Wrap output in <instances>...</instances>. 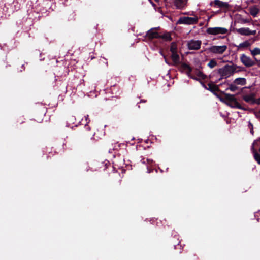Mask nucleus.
<instances>
[{"label": "nucleus", "instance_id": "nucleus-9", "mask_svg": "<svg viewBox=\"0 0 260 260\" xmlns=\"http://www.w3.org/2000/svg\"><path fill=\"white\" fill-rule=\"evenodd\" d=\"M159 28L158 27H154L149 29L147 34V37L150 39H154V38H159L160 37V35H159L157 30Z\"/></svg>", "mask_w": 260, "mask_h": 260}, {"label": "nucleus", "instance_id": "nucleus-4", "mask_svg": "<svg viewBox=\"0 0 260 260\" xmlns=\"http://www.w3.org/2000/svg\"><path fill=\"white\" fill-rule=\"evenodd\" d=\"M198 21V18L197 17H182L178 19L177 23L191 25L197 24Z\"/></svg>", "mask_w": 260, "mask_h": 260}, {"label": "nucleus", "instance_id": "nucleus-15", "mask_svg": "<svg viewBox=\"0 0 260 260\" xmlns=\"http://www.w3.org/2000/svg\"><path fill=\"white\" fill-rule=\"evenodd\" d=\"M226 104L227 105L229 106L230 107H232V108H238V109H242L241 106L237 102V101H233V102L232 101V102H226Z\"/></svg>", "mask_w": 260, "mask_h": 260}, {"label": "nucleus", "instance_id": "nucleus-27", "mask_svg": "<svg viewBox=\"0 0 260 260\" xmlns=\"http://www.w3.org/2000/svg\"><path fill=\"white\" fill-rule=\"evenodd\" d=\"M220 100L223 103H225L226 104V102L225 101L226 100H225V97L224 98V99L223 98H220Z\"/></svg>", "mask_w": 260, "mask_h": 260}, {"label": "nucleus", "instance_id": "nucleus-11", "mask_svg": "<svg viewBox=\"0 0 260 260\" xmlns=\"http://www.w3.org/2000/svg\"><path fill=\"white\" fill-rule=\"evenodd\" d=\"M251 45V44L248 41H245L243 42L240 43L238 45L236 46V47L239 50L243 49L250 47Z\"/></svg>", "mask_w": 260, "mask_h": 260}, {"label": "nucleus", "instance_id": "nucleus-14", "mask_svg": "<svg viewBox=\"0 0 260 260\" xmlns=\"http://www.w3.org/2000/svg\"><path fill=\"white\" fill-rule=\"evenodd\" d=\"M176 7L179 9L183 8L185 5V0H174Z\"/></svg>", "mask_w": 260, "mask_h": 260}, {"label": "nucleus", "instance_id": "nucleus-21", "mask_svg": "<svg viewBox=\"0 0 260 260\" xmlns=\"http://www.w3.org/2000/svg\"><path fill=\"white\" fill-rule=\"evenodd\" d=\"M217 65V61L214 59L210 60L209 63H208V66L211 69L215 67Z\"/></svg>", "mask_w": 260, "mask_h": 260}, {"label": "nucleus", "instance_id": "nucleus-19", "mask_svg": "<svg viewBox=\"0 0 260 260\" xmlns=\"http://www.w3.org/2000/svg\"><path fill=\"white\" fill-rule=\"evenodd\" d=\"M171 57H172V60H173V61L175 63H177L179 62V56L176 52L172 53Z\"/></svg>", "mask_w": 260, "mask_h": 260}, {"label": "nucleus", "instance_id": "nucleus-18", "mask_svg": "<svg viewBox=\"0 0 260 260\" xmlns=\"http://www.w3.org/2000/svg\"><path fill=\"white\" fill-rule=\"evenodd\" d=\"M225 100H226V102H233V101H236V100L235 98V96L234 95H232V94H225Z\"/></svg>", "mask_w": 260, "mask_h": 260}, {"label": "nucleus", "instance_id": "nucleus-2", "mask_svg": "<svg viewBox=\"0 0 260 260\" xmlns=\"http://www.w3.org/2000/svg\"><path fill=\"white\" fill-rule=\"evenodd\" d=\"M228 46L226 45H213L207 49L210 53L215 54H222L227 49Z\"/></svg>", "mask_w": 260, "mask_h": 260}, {"label": "nucleus", "instance_id": "nucleus-30", "mask_svg": "<svg viewBox=\"0 0 260 260\" xmlns=\"http://www.w3.org/2000/svg\"><path fill=\"white\" fill-rule=\"evenodd\" d=\"M86 120L87 121V119L88 118V115H87L85 116Z\"/></svg>", "mask_w": 260, "mask_h": 260}, {"label": "nucleus", "instance_id": "nucleus-12", "mask_svg": "<svg viewBox=\"0 0 260 260\" xmlns=\"http://www.w3.org/2000/svg\"><path fill=\"white\" fill-rule=\"evenodd\" d=\"M250 52L252 56L254 58L255 60L258 61L255 56L257 55H260V48L258 47L254 48L253 49H250Z\"/></svg>", "mask_w": 260, "mask_h": 260}, {"label": "nucleus", "instance_id": "nucleus-7", "mask_svg": "<svg viewBox=\"0 0 260 260\" xmlns=\"http://www.w3.org/2000/svg\"><path fill=\"white\" fill-rule=\"evenodd\" d=\"M236 31L239 34L243 36L255 35L256 33L255 30H251L247 27H242L236 29Z\"/></svg>", "mask_w": 260, "mask_h": 260}, {"label": "nucleus", "instance_id": "nucleus-10", "mask_svg": "<svg viewBox=\"0 0 260 260\" xmlns=\"http://www.w3.org/2000/svg\"><path fill=\"white\" fill-rule=\"evenodd\" d=\"M243 100L246 102L250 104H255V99L254 98V95L252 93L245 95L243 96Z\"/></svg>", "mask_w": 260, "mask_h": 260}, {"label": "nucleus", "instance_id": "nucleus-6", "mask_svg": "<svg viewBox=\"0 0 260 260\" xmlns=\"http://www.w3.org/2000/svg\"><path fill=\"white\" fill-rule=\"evenodd\" d=\"M260 145V138L257 140H255L253 142L251 146V151L253 154V156L255 160L260 164V155L256 152L255 146H258Z\"/></svg>", "mask_w": 260, "mask_h": 260}, {"label": "nucleus", "instance_id": "nucleus-24", "mask_svg": "<svg viewBox=\"0 0 260 260\" xmlns=\"http://www.w3.org/2000/svg\"><path fill=\"white\" fill-rule=\"evenodd\" d=\"M198 76L201 77L202 79H204L206 78V76L204 75L203 73L199 72L198 74Z\"/></svg>", "mask_w": 260, "mask_h": 260}, {"label": "nucleus", "instance_id": "nucleus-25", "mask_svg": "<svg viewBox=\"0 0 260 260\" xmlns=\"http://www.w3.org/2000/svg\"><path fill=\"white\" fill-rule=\"evenodd\" d=\"M249 127L251 128V130H250L251 133L252 134H253V125L250 122H249Z\"/></svg>", "mask_w": 260, "mask_h": 260}, {"label": "nucleus", "instance_id": "nucleus-22", "mask_svg": "<svg viewBox=\"0 0 260 260\" xmlns=\"http://www.w3.org/2000/svg\"><path fill=\"white\" fill-rule=\"evenodd\" d=\"M237 89V87L236 86L232 84H231L229 87L228 88V89L233 92L236 91Z\"/></svg>", "mask_w": 260, "mask_h": 260}, {"label": "nucleus", "instance_id": "nucleus-16", "mask_svg": "<svg viewBox=\"0 0 260 260\" xmlns=\"http://www.w3.org/2000/svg\"><path fill=\"white\" fill-rule=\"evenodd\" d=\"M259 9L256 7H253L250 8V13L251 15L253 17H256L257 14L259 13Z\"/></svg>", "mask_w": 260, "mask_h": 260}, {"label": "nucleus", "instance_id": "nucleus-3", "mask_svg": "<svg viewBox=\"0 0 260 260\" xmlns=\"http://www.w3.org/2000/svg\"><path fill=\"white\" fill-rule=\"evenodd\" d=\"M228 31V30L221 27H209L207 29L206 32L209 35H224Z\"/></svg>", "mask_w": 260, "mask_h": 260}, {"label": "nucleus", "instance_id": "nucleus-17", "mask_svg": "<svg viewBox=\"0 0 260 260\" xmlns=\"http://www.w3.org/2000/svg\"><path fill=\"white\" fill-rule=\"evenodd\" d=\"M214 4L219 7H227L228 6V4L227 3L223 2L219 0H215Z\"/></svg>", "mask_w": 260, "mask_h": 260}, {"label": "nucleus", "instance_id": "nucleus-23", "mask_svg": "<svg viewBox=\"0 0 260 260\" xmlns=\"http://www.w3.org/2000/svg\"><path fill=\"white\" fill-rule=\"evenodd\" d=\"M176 47L175 44L174 43H172V45H171V50L172 53L176 52Z\"/></svg>", "mask_w": 260, "mask_h": 260}, {"label": "nucleus", "instance_id": "nucleus-29", "mask_svg": "<svg viewBox=\"0 0 260 260\" xmlns=\"http://www.w3.org/2000/svg\"><path fill=\"white\" fill-rule=\"evenodd\" d=\"M186 69L189 70L190 71H191V69H190V68L188 66L186 65Z\"/></svg>", "mask_w": 260, "mask_h": 260}, {"label": "nucleus", "instance_id": "nucleus-1", "mask_svg": "<svg viewBox=\"0 0 260 260\" xmlns=\"http://www.w3.org/2000/svg\"><path fill=\"white\" fill-rule=\"evenodd\" d=\"M236 65H225L219 69L217 73L220 76V79L227 78L232 76L236 71Z\"/></svg>", "mask_w": 260, "mask_h": 260}, {"label": "nucleus", "instance_id": "nucleus-5", "mask_svg": "<svg viewBox=\"0 0 260 260\" xmlns=\"http://www.w3.org/2000/svg\"><path fill=\"white\" fill-rule=\"evenodd\" d=\"M240 59L241 62L246 67H250L255 64L254 60L245 54L241 55Z\"/></svg>", "mask_w": 260, "mask_h": 260}, {"label": "nucleus", "instance_id": "nucleus-8", "mask_svg": "<svg viewBox=\"0 0 260 260\" xmlns=\"http://www.w3.org/2000/svg\"><path fill=\"white\" fill-rule=\"evenodd\" d=\"M201 41L191 40L187 42V46L189 50H198L201 45Z\"/></svg>", "mask_w": 260, "mask_h": 260}, {"label": "nucleus", "instance_id": "nucleus-26", "mask_svg": "<svg viewBox=\"0 0 260 260\" xmlns=\"http://www.w3.org/2000/svg\"><path fill=\"white\" fill-rule=\"evenodd\" d=\"M255 103H256L257 104H258V105H260V97L258 99L255 100Z\"/></svg>", "mask_w": 260, "mask_h": 260}, {"label": "nucleus", "instance_id": "nucleus-20", "mask_svg": "<svg viewBox=\"0 0 260 260\" xmlns=\"http://www.w3.org/2000/svg\"><path fill=\"white\" fill-rule=\"evenodd\" d=\"M160 38L163 39L165 41H171L172 39L171 35H170V33H169V32L165 33L164 35H160Z\"/></svg>", "mask_w": 260, "mask_h": 260}, {"label": "nucleus", "instance_id": "nucleus-28", "mask_svg": "<svg viewBox=\"0 0 260 260\" xmlns=\"http://www.w3.org/2000/svg\"><path fill=\"white\" fill-rule=\"evenodd\" d=\"M243 22H244V23L249 22H250V20H243Z\"/></svg>", "mask_w": 260, "mask_h": 260}, {"label": "nucleus", "instance_id": "nucleus-13", "mask_svg": "<svg viewBox=\"0 0 260 260\" xmlns=\"http://www.w3.org/2000/svg\"><path fill=\"white\" fill-rule=\"evenodd\" d=\"M234 82L237 85H244L246 83V80L245 78H237L235 79Z\"/></svg>", "mask_w": 260, "mask_h": 260}]
</instances>
